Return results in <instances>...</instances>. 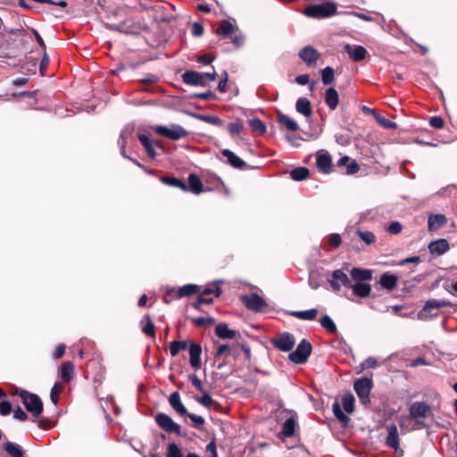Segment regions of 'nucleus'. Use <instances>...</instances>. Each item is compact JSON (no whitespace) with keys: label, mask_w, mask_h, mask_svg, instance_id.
Returning a JSON list of instances; mask_svg holds the SVG:
<instances>
[{"label":"nucleus","mask_w":457,"mask_h":457,"mask_svg":"<svg viewBox=\"0 0 457 457\" xmlns=\"http://www.w3.org/2000/svg\"><path fill=\"white\" fill-rule=\"evenodd\" d=\"M410 416L419 420L420 419H425L429 417L431 414V408L424 402H414L409 408Z\"/></svg>","instance_id":"nucleus-11"},{"label":"nucleus","mask_w":457,"mask_h":457,"mask_svg":"<svg viewBox=\"0 0 457 457\" xmlns=\"http://www.w3.org/2000/svg\"><path fill=\"white\" fill-rule=\"evenodd\" d=\"M328 244L333 248H337L341 245V237L339 234H331L328 237Z\"/></svg>","instance_id":"nucleus-59"},{"label":"nucleus","mask_w":457,"mask_h":457,"mask_svg":"<svg viewBox=\"0 0 457 457\" xmlns=\"http://www.w3.org/2000/svg\"><path fill=\"white\" fill-rule=\"evenodd\" d=\"M166 457H183V453L175 443H170L168 445Z\"/></svg>","instance_id":"nucleus-49"},{"label":"nucleus","mask_w":457,"mask_h":457,"mask_svg":"<svg viewBox=\"0 0 457 457\" xmlns=\"http://www.w3.org/2000/svg\"><path fill=\"white\" fill-rule=\"evenodd\" d=\"M182 79L184 83L191 86H201L204 87L207 85V81L204 75V72H197L195 71H187L183 75Z\"/></svg>","instance_id":"nucleus-13"},{"label":"nucleus","mask_w":457,"mask_h":457,"mask_svg":"<svg viewBox=\"0 0 457 457\" xmlns=\"http://www.w3.org/2000/svg\"><path fill=\"white\" fill-rule=\"evenodd\" d=\"M428 249L432 254L441 255L449 250V244L446 239H437L429 244Z\"/></svg>","instance_id":"nucleus-21"},{"label":"nucleus","mask_w":457,"mask_h":457,"mask_svg":"<svg viewBox=\"0 0 457 457\" xmlns=\"http://www.w3.org/2000/svg\"><path fill=\"white\" fill-rule=\"evenodd\" d=\"M320 325L329 333L331 334H334L337 332V326L336 324L334 323V321L332 320V319L328 316V315H324L321 319H320Z\"/></svg>","instance_id":"nucleus-45"},{"label":"nucleus","mask_w":457,"mask_h":457,"mask_svg":"<svg viewBox=\"0 0 457 457\" xmlns=\"http://www.w3.org/2000/svg\"><path fill=\"white\" fill-rule=\"evenodd\" d=\"M339 102L337 91L334 87H329L325 93V103L330 110H335Z\"/></svg>","instance_id":"nucleus-26"},{"label":"nucleus","mask_w":457,"mask_h":457,"mask_svg":"<svg viewBox=\"0 0 457 457\" xmlns=\"http://www.w3.org/2000/svg\"><path fill=\"white\" fill-rule=\"evenodd\" d=\"M4 450L12 457H22L23 455L21 445L12 442L4 444Z\"/></svg>","instance_id":"nucleus-39"},{"label":"nucleus","mask_w":457,"mask_h":457,"mask_svg":"<svg viewBox=\"0 0 457 457\" xmlns=\"http://www.w3.org/2000/svg\"><path fill=\"white\" fill-rule=\"evenodd\" d=\"M379 284L383 288L392 290L396 287L397 277L393 274L384 273L380 277Z\"/></svg>","instance_id":"nucleus-32"},{"label":"nucleus","mask_w":457,"mask_h":457,"mask_svg":"<svg viewBox=\"0 0 457 457\" xmlns=\"http://www.w3.org/2000/svg\"><path fill=\"white\" fill-rule=\"evenodd\" d=\"M387 436L386 438V445L397 452L400 446V437L398 429L395 424H389L386 427Z\"/></svg>","instance_id":"nucleus-16"},{"label":"nucleus","mask_w":457,"mask_h":457,"mask_svg":"<svg viewBox=\"0 0 457 457\" xmlns=\"http://www.w3.org/2000/svg\"><path fill=\"white\" fill-rule=\"evenodd\" d=\"M345 51L354 62L362 61L363 59H365L367 54V50L361 46H352L351 45L347 44L345 46Z\"/></svg>","instance_id":"nucleus-19"},{"label":"nucleus","mask_w":457,"mask_h":457,"mask_svg":"<svg viewBox=\"0 0 457 457\" xmlns=\"http://www.w3.org/2000/svg\"><path fill=\"white\" fill-rule=\"evenodd\" d=\"M350 275L356 283H363L372 279V272L370 270L367 269L353 268Z\"/></svg>","instance_id":"nucleus-20"},{"label":"nucleus","mask_w":457,"mask_h":457,"mask_svg":"<svg viewBox=\"0 0 457 457\" xmlns=\"http://www.w3.org/2000/svg\"><path fill=\"white\" fill-rule=\"evenodd\" d=\"M337 165L338 167L346 166V174L349 175L355 174L359 170L358 164L354 161H351L350 157L348 156H344L340 158L337 161Z\"/></svg>","instance_id":"nucleus-30"},{"label":"nucleus","mask_w":457,"mask_h":457,"mask_svg":"<svg viewBox=\"0 0 457 457\" xmlns=\"http://www.w3.org/2000/svg\"><path fill=\"white\" fill-rule=\"evenodd\" d=\"M312 346L309 341L303 339L296 349L288 355L289 360L295 364L305 363L312 353Z\"/></svg>","instance_id":"nucleus-3"},{"label":"nucleus","mask_w":457,"mask_h":457,"mask_svg":"<svg viewBox=\"0 0 457 457\" xmlns=\"http://www.w3.org/2000/svg\"><path fill=\"white\" fill-rule=\"evenodd\" d=\"M126 23L127 22H124V23L120 24V25H113L112 28L117 29V30H119V31L125 32V33H129V34H134V33H137L138 32L139 27H136L135 25H133V26H126Z\"/></svg>","instance_id":"nucleus-51"},{"label":"nucleus","mask_w":457,"mask_h":457,"mask_svg":"<svg viewBox=\"0 0 457 457\" xmlns=\"http://www.w3.org/2000/svg\"><path fill=\"white\" fill-rule=\"evenodd\" d=\"M337 12L335 2L327 0L320 4L308 5L303 13L311 18L323 19L334 15Z\"/></svg>","instance_id":"nucleus-1"},{"label":"nucleus","mask_w":457,"mask_h":457,"mask_svg":"<svg viewBox=\"0 0 457 457\" xmlns=\"http://www.w3.org/2000/svg\"><path fill=\"white\" fill-rule=\"evenodd\" d=\"M199 290V287L194 284H187L179 288H167L166 294L163 296L164 302L169 303L173 296L177 298H182L185 296H189L197 293Z\"/></svg>","instance_id":"nucleus-6"},{"label":"nucleus","mask_w":457,"mask_h":457,"mask_svg":"<svg viewBox=\"0 0 457 457\" xmlns=\"http://www.w3.org/2000/svg\"><path fill=\"white\" fill-rule=\"evenodd\" d=\"M138 139L142 145L144 146L149 157L154 159L156 156L154 146H160L159 143L151 140L146 135L144 134L139 135Z\"/></svg>","instance_id":"nucleus-22"},{"label":"nucleus","mask_w":457,"mask_h":457,"mask_svg":"<svg viewBox=\"0 0 457 457\" xmlns=\"http://www.w3.org/2000/svg\"><path fill=\"white\" fill-rule=\"evenodd\" d=\"M155 132L170 140H179L188 135V131L178 124H171L169 127L157 126L155 128Z\"/></svg>","instance_id":"nucleus-4"},{"label":"nucleus","mask_w":457,"mask_h":457,"mask_svg":"<svg viewBox=\"0 0 457 457\" xmlns=\"http://www.w3.org/2000/svg\"><path fill=\"white\" fill-rule=\"evenodd\" d=\"M133 133H134V127L131 125H127L120 132V137L118 140V145L120 148V153L124 158H129L126 155L125 147H126V145L128 144L129 139L133 136Z\"/></svg>","instance_id":"nucleus-18"},{"label":"nucleus","mask_w":457,"mask_h":457,"mask_svg":"<svg viewBox=\"0 0 457 457\" xmlns=\"http://www.w3.org/2000/svg\"><path fill=\"white\" fill-rule=\"evenodd\" d=\"M242 300L247 309L254 312H259L266 306L265 301L257 294H251L250 295H243Z\"/></svg>","instance_id":"nucleus-14"},{"label":"nucleus","mask_w":457,"mask_h":457,"mask_svg":"<svg viewBox=\"0 0 457 457\" xmlns=\"http://www.w3.org/2000/svg\"><path fill=\"white\" fill-rule=\"evenodd\" d=\"M235 30V26L227 20H223L220 21V24L219 28L217 29L216 32L219 35L228 37Z\"/></svg>","instance_id":"nucleus-40"},{"label":"nucleus","mask_w":457,"mask_h":457,"mask_svg":"<svg viewBox=\"0 0 457 457\" xmlns=\"http://www.w3.org/2000/svg\"><path fill=\"white\" fill-rule=\"evenodd\" d=\"M377 121L383 127L387 129H395L397 127L396 123L394 121H391L385 117L382 116H377L376 117Z\"/></svg>","instance_id":"nucleus-57"},{"label":"nucleus","mask_w":457,"mask_h":457,"mask_svg":"<svg viewBox=\"0 0 457 457\" xmlns=\"http://www.w3.org/2000/svg\"><path fill=\"white\" fill-rule=\"evenodd\" d=\"M402 228H403V227L400 222L393 221L387 226L386 230L390 234L397 235L402 231Z\"/></svg>","instance_id":"nucleus-58"},{"label":"nucleus","mask_w":457,"mask_h":457,"mask_svg":"<svg viewBox=\"0 0 457 457\" xmlns=\"http://www.w3.org/2000/svg\"><path fill=\"white\" fill-rule=\"evenodd\" d=\"M145 319L147 320V322L143 327V332L151 337H155L154 324L151 321L150 317L148 315L145 316Z\"/></svg>","instance_id":"nucleus-52"},{"label":"nucleus","mask_w":457,"mask_h":457,"mask_svg":"<svg viewBox=\"0 0 457 457\" xmlns=\"http://www.w3.org/2000/svg\"><path fill=\"white\" fill-rule=\"evenodd\" d=\"M296 427V420L294 416L287 418L282 425L281 434L286 437L294 436Z\"/></svg>","instance_id":"nucleus-34"},{"label":"nucleus","mask_w":457,"mask_h":457,"mask_svg":"<svg viewBox=\"0 0 457 457\" xmlns=\"http://www.w3.org/2000/svg\"><path fill=\"white\" fill-rule=\"evenodd\" d=\"M353 388L362 404L370 403V394L372 388V380L368 378H362L354 382Z\"/></svg>","instance_id":"nucleus-7"},{"label":"nucleus","mask_w":457,"mask_h":457,"mask_svg":"<svg viewBox=\"0 0 457 457\" xmlns=\"http://www.w3.org/2000/svg\"><path fill=\"white\" fill-rule=\"evenodd\" d=\"M186 415L191 420L194 427L196 428H200L201 427H203L205 422L204 417H202V416L193 414V413H188V412Z\"/></svg>","instance_id":"nucleus-54"},{"label":"nucleus","mask_w":457,"mask_h":457,"mask_svg":"<svg viewBox=\"0 0 457 457\" xmlns=\"http://www.w3.org/2000/svg\"><path fill=\"white\" fill-rule=\"evenodd\" d=\"M155 422L162 430L168 433H175L178 436H181L180 426L174 422L169 415L162 412L157 413L155 416Z\"/></svg>","instance_id":"nucleus-8"},{"label":"nucleus","mask_w":457,"mask_h":457,"mask_svg":"<svg viewBox=\"0 0 457 457\" xmlns=\"http://www.w3.org/2000/svg\"><path fill=\"white\" fill-rule=\"evenodd\" d=\"M353 290L354 295L364 298L367 297L371 291V286L367 283H355L349 287Z\"/></svg>","instance_id":"nucleus-28"},{"label":"nucleus","mask_w":457,"mask_h":457,"mask_svg":"<svg viewBox=\"0 0 457 457\" xmlns=\"http://www.w3.org/2000/svg\"><path fill=\"white\" fill-rule=\"evenodd\" d=\"M295 110L304 117H310L312 114L311 102L305 97H300L295 103Z\"/></svg>","instance_id":"nucleus-24"},{"label":"nucleus","mask_w":457,"mask_h":457,"mask_svg":"<svg viewBox=\"0 0 457 457\" xmlns=\"http://www.w3.org/2000/svg\"><path fill=\"white\" fill-rule=\"evenodd\" d=\"M447 222V219L443 214H434L430 215L428 218V230L434 231L442 228Z\"/></svg>","instance_id":"nucleus-27"},{"label":"nucleus","mask_w":457,"mask_h":457,"mask_svg":"<svg viewBox=\"0 0 457 457\" xmlns=\"http://www.w3.org/2000/svg\"><path fill=\"white\" fill-rule=\"evenodd\" d=\"M215 334L221 339H232L235 337L237 332L228 328L226 323H219L215 328Z\"/></svg>","instance_id":"nucleus-29"},{"label":"nucleus","mask_w":457,"mask_h":457,"mask_svg":"<svg viewBox=\"0 0 457 457\" xmlns=\"http://www.w3.org/2000/svg\"><path fill=\"white\" fill-rule=\"evenodd\" d=\"M292 315L295 318L303 320H313L316 319L318 315V311L316 309H310L306 311H297L292 312Z\"/></svg>","instance_id":"nucleus-35"},{"label":"nucleus","mask_w":457,"mask_h":457,"mask_svg":"<svg viewBox=\"0 0 457 457\" xmlns=\"http://www.w3.org/2000/svg\"><path fill=\"white\" fill-rule=\"evenodd\" d=\"M321 79L324 85H329L334 80V70L331 67H326L321 71Z\"/></svg>","instance_id":"nucleus-48"},{"label":"nucleus","mask_w":457,"mask_h":457,"mask_svg":"<svg viewBox=\"0 0 457 457\" xmlns=\"http://www.w3.org/2000/svg\"><path fill=\"white\" fill-rule=\"evenodd\" d=\"M221 153L222 155L227 158L228 162L232 167L237 169H244L245 167V162L237 155H236L232 151L224 149Z\"/></svg>","instance_id":"nucleus-25"},{"label":"nucleus","mask_w":457,"mask_h":457,"mask_svg":"<svg viewBox=\"0 0 457 457\" xmlns=\"http://www.w3.org/2000/svg\"><path fill=\"white\" fill-rule=\"evenodd\" d=\"M204 395L202 397L198 398L197 401L201 404H203L205 407H210L212 404V396L206 393L204 390L202 392Z\"/></svg>","instance_id":"nucleus-60"},{"label":"nucleus","mask_w":457,"mask_h":457,"mask_svg":"<svg viewBox=\"0 0 457 457\" xmlns=\"http://www.w3.org/2000/svg\"><path fill=\"white\" fill-rule=\"evenodd\" d=\"M451 303L445 300H428L426 302L422 310L419 313L420 319L431 318L438 314V310L442 307L450 306Z\"/></svg>","instance_id":"nucleus-5"},{"label":"nucleus","mask_w":457,"mask_h":457,"mask_svg":"<svg viewBox=\"0 0 457 457\" xmlns=\"http://www.w3.org/2000/svg\"><path fill=\"white\" fill-rule=\"evenodd\" d=\"M196 327H206L215 322V320L211 317H197L192 320Z\"/></svg>","instance_id":"nucleus-50"},{"label":"nucleus","mask_w":457,"mask_h":457,"mask_svg":"<svg viewBox=\"0 0 457 457\" xmlns=\"http://www.w3.org/2000/svg\"><path fill=\"white\" fill-rule=\"evenodd\" d=\"M356 233L366 245H371L376 241V236L371 231H361L359 229Z\"/></svg>","instance_id":"nucleus-47"},{"label":"nucleus","mask_w":457,"mask_h":457,"mask_svg":"<svg viewBox=\"0 0 457 457\" xmlns=\"http://www.w3.org/2000/svg\"><path fill=\"white\" fill-rule=\"evenodd\" d=\"M378 365V361L374 357H369L361 363V368L365 370L370 368H376Z\"/></svg>","instance_id":"nucleus-62"},{"label":"nucleus","mask_w":457,"mask_h":457,"mask_svg":"<svg viewBox=\"0 0 457 457\" xmlns=\"http://www.w3.org/2000/svg\"><path fill=\"white\" fill-rule=\"evenodd\" d=\"M161 181L165 185L179 187L183 191L188 190L187 185L186 183H184L183 181H181L180 179H176V178L162 177Z\"/></svg>","instance_id":"nucleus-38"},{"label":"nucleus","mask_w":457,"mask_h":457,"mask_svg":"<svg viewBox=\"0 0 457 457\" xmlns=\"http://www.w3.org/2000/svg\"><path fill=\"white\" fill-rule=\"evenodd\" d=\"M328 282L332 289L338 292L342 286L345 287H351V279L342 270H336L332 272Z\"/></svg>","instance_id":"nucleus-9"},{"label":"nucleus","mask_w":457,"mask_h":457,"mask_svg":"<svg viewBox=\"0 0 457 457\" xmlns=\"http://www.w3.org/2000/svg\"><path fill=\"white\" fill-rule=\"evenodd\" d=\"M212 294H214L216 297L220 296V295L221 294L220 287H219L218 286L208 287L200 293V295H211Z\"/></svg>","instance_id":"nucleus-56"},{"label":"nucleus","mask_w":457,"mask_h":457,"mask_svg":"<svg viewBox=\"0 0 457 457\" xmlns=\"http://www.w3.org/2000/svg\"><path fill=\"white\" fill-rule=\"evenodd\" d=\"M278 120L290 131L295 132L298 129L297 123L286 114H278Z\"/></svg>","instance_id":"nucleus-37"},{"label":"nucleus","mask_w":457,"mask_h":457,"mask_svg":"<svg viewBox=\"0 0 457 457\" xmlns=\"http://www.w3.org/2000/svg\"><path fill=\"white\" fill-rule=\"evenodd\" d=\"M213 302V297L211 295H199L197 301L195 303L194 307L199 309L204 303L210 304Z\"/></svg>","instance_id":"nucleus-55"},{"label":"nucleus","mask_w":457,"mask_h":457,"mask_svg":"<svg viewBox=\"0 0 457 457\" xmlns=\"http://www.w3.org/2000/svg\"><path fill=\"white\" fill-rule=\"evenodd\" d=\"M228 130L232 136H237L243 131V124L240 121L230 122Z\"/></svg>","instance_id":"nucleus-53"},{"label":"nucleus","mask_w":457,"mask_h":457,"mask_svg":"<svg viewBox=\"0 0 457 457\" xmlns=\"http://www.w3.org/2000/svg\"><path fill=\"white\" fill-rule=\"evenodd\" d=\"M332 411L335 417L344 425H346L349 421V417L345 414L341 409L340 404L335 402L332 405Z\"/></svg>","instance_id":"nucleus-42"},{"label":"nucleus","mask_w":457,"mask_h":457,"mask_svg":"<svg viewBox=\"0 0 457 457\" xmlns=\"http://www.w3.org/2000/svg\"><path fill=\"white\" fill-rule=\"evenodd\" d=\"M309 170L305 167H298L295 169H293L290 171V177L293 180L295 181H302L306 179L309 177Z\"/></svg>","instance_id":"nucleus-36"},{"label":"nucleus","mask_w":457,"mask_h":457,"mask_svg":"<svg viewBox=\"0 0 457 457\" xmlns=\"http://www.w3.org/2000/svg\"><path fill=\"white\" fill-rule=\"evenodd\" d=\"M201 120L216 126H220L222 123L221 120L214 115L202 116Z\"/></svg>","instance_id":"nucleus-61"},{"label":"nucleus","mask_w":457,"mask_h":457,"mask_svg":"<svg viewBox=\"0 0 457 457\" xmlns=\"http://www.w3.org/2000/svg\"><path fill=\"white\" fill-rule=\"evenodd\" d=\"M73 374L74 366L71 361H65L59 369V376L65 382L71 381Z\"/></svg>","instance_id":"nucleus-31"},{"label":"nucleus","mask_w":457,"mask_h":457,"mask_svg":"<svg viewBox=\"0 0 457 457\" xmlns=\"http://www.w3.org/2000/svg\"><path fill=\"white\" fill-rule=\"evenodd\" d=\"M316 164L318 169L325 174H328L332 171V158L328 152H318Z\"/></svg>","instance_id":"nucleus-15"},{"label":"nucleus","mask_w":457,"mask_h":457,"mask_svg":"<svg viewBox=\"0 0 457 457\" xmlns=\"http://www.w3.org/2000/svg\"><path fill=\"white\" fill-rule=\"evenodd\" d=\"M299 57L309 67H314L320 54L312 46H306L299 51Z\"/></svg>","instance_id":"nucleus-12"},{"label":"nucleus","mask_w":457,"mask_h":457,"mask_svg":"<svg viewBox=\"0 0 457 457\" xmlns=\"http://www.w3.org/2000/svg\"><path fill=\"white\" fill-rule=\"evenodd\" d=\"M188 352H189V362L193 369L199 370L201 368V353L202 347L199 344L190 343L188 344Z\"/></svg>","instance_id":"nucleus-17"},{"label":"nucleus","mask_w":457,"mask_h":457,"mask_svg":"<svg viewBox=\"0 0 457 457\" xmlns=\"http://www.w3.org/2000/svg\"><path fill=\"white\" fill-rule=\"evenodd\" d=\"M169 403L179 415L187 414V408L182 403L179 392H173L170 395Z\"/></svg>","instance_id":"nucleus-23"},{"label":"nucleus","mask_w":457,"mask_h":457,"mask_svg":"<svg viewBox=\"0 0 457 457\" xmlns=\"http://www.w3.org/2000/svg\"><path fill=\"white\" fill-rule=\"evenodd\" d=\"M429 124L435 129H441L444 126V120L439 116H433L429 120Z\"/></svg>","instance_id":"nucleus-64"},{"label":"nucleus","mask_w":457,"mask_h":457,"mask_svg":"<svg viewBox=\"0 0 457 457\" xmlns=\"http://www.w3.org/2000/svg\"><path fill=\"white\" fill-rule=\"evenodd\" d=\"M188 347V342L183 341H172L170 345V353L172 357L178 355L179 351L186 350Z\"/></svg>","instance_id":"nucleus-41"},{"label":"nucleus","mask_w":457,"mask_h":457,"mask_svg":"<svg viewBox=\"0 0 457 457\" xmlns=\"http://www.w3.org/2000/svg\"><path fill=\"white\" fill-rule=\"evenodd\" d=\"M26 410L37 417L43 411V403L41 399L35 394H31L26 390H20L18 393Z\"/></svg>","instance_id":"nucleus-2"},{"label":"nucleus","mask_w":457,"mask_h":457,"mask_svg":"<svg viewBox=\"0 0 457 457\" xmlns=\"http://www.w3.org/2000/svg\"><path fill=\"white\" fill-rule=\"evenodd\" d=\"M295 344V337L288 332H284L272 340V345L282 352L291 351Z\"/></svg>","instance_id":"nucleus-10"},{"label":"nucleus","mask_w":457,"mask_h":457,"mask_svg":"<svg viewBox=\"0 0 457 457\" xmlns=\"http://www.w3.org/2000/svg\"><path fill=\"white\" fill-rule=\"evenodd\" d=\"M188 190L193 192L194 194H200L204 191V185L195 174H190L188 177Z\"/></svg>","instance_id":"nucleus-33"},{"label":"nucleus","mask_w":457,"mask_h":457,"mask_svg":"<svg viewBox=\"0 0 457 457\" xmlns=\"http://www.w3.org/2000/svg\"><path fill=\"white\" fill-rule=\"evenodd\" d=\"M12 411V405L7 401H3L0 403V414L3 416H6L10 414Z\"/></svg>","instance_id":"nucleus-63"},{"label":"nucleus","mask_w":457,"mask_h":457,"mask_svg":"<svg viewBox=\"0 0 457 457\" xmlns=\"http://www.w3.org/2000/svg\"><path fill=\"white\" fill-rule=\"evenodd\" d=\"M344 410L347 413H352L354 411V397L352 394L345 395L342 399Z\"/></svg>","instance_id":"nucleus-44"},{"label":"nucleus","mask_w":457,"mask_h":457,"mask_svg":"<svg viewBox=\"0 0 457 457\" xmlns=\"http://www.w3.org/2000/svg\"><path fill=\"white\" fill-rule=\"evenodd\" d=\"M232 354V347L228 345H220L218 346L215 357L222 358L223 362L227 360L228 356Z\"/></svg>","instance_id":"nucleus-43"},{"label":"nucleus","mask_w":457,"mask_h":457,"mask_svg":"<svg viewBox=\"0 0 457 457\" xmlns=\"http://www.w3.org/2000/svg\"><path fill=\"white\" fill-rule=\"evenodd\" d=\"M249 127L253 132H258L259 134L266 132V126L260 119L250 120Z\"/></svg>","instance_id":"nucleus-46"}]
</instances>
